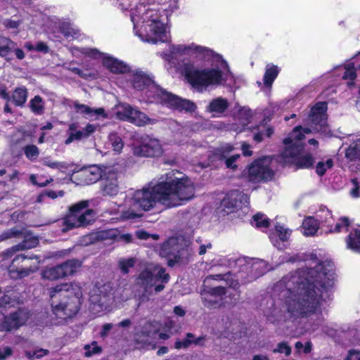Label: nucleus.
<instances>
[{
	"label": "nucleus",
	"mask_w": 360,
	"mask_h": 360,
	"mask_svg": "<svg viewBox=\"0 0 360 360\" xmlns=\"http://www.w3.org/2000/svg\"><path fill=\"white\" fill-rule=\"evenodd\" d=\"M73 104L75 106V110L78 112H104V110L103 108L93 110L85 105L79 104L77 102H74Z\"/></svg>",
	"instance_id": "48"
},
{
	"label": "nucleus",
	"mask_w": 360,
	"mask_h": 360,
	"mask_svg": "<svg viewBox=\"0 0 360 360\" xmlns=\"http://www.w3.org/2000/svg\"><path fill=\"white\" fill-rule=\"evenodd\" d=\"M221 205L229 210L247 207L249 205V197L238 191H233L224 198Z\"/></svg>",
	"instance_id": "22"
},
{
	"label": "nucleus",
	"mask_w": 360,
	"mask_h": 360,
	"mask_svg": "<svg viewBox=\"0 0 360 360\" xmlns=\"http://www.w3.org/2000/svg\"><path fill=\"white\" fill-rule=\"evenodd\" d=\"M312 268L300 269L293 275L287 276L277 285H285L282 297L283 312L290 317L307 318L305 331L313 333L323 323L319 308L321 302L330 297L329 291L334 284V268L330 262H316Z\"/></svg>",
	"instance_id": "1"
},
{
	"label": "nucleus",
	"mask_w": 360,
	"mask_h": 360,
	"mask_svg": "<svg viewBox=\"0 0 360 360\" xmlns=\"http://www.w3.org/2000/svg\"><path fill=\"white\" fill-rule=\"evenodd\" d=\"M185 247L186 243L182 237L170 238L161 247L160 255L164 257H173L174 260L169 259L168 261V264L172 266L179 262Z\"/></svg>",
	"instance_id": "16"
},
{
	"label": "nucleus",
	"mask_w": 360,
	"mask_h": 360,
	"mask_svg": "<svg viewBox=\"0 0 360 360\" xmlns=\"http://www.w3.org/2000/svg\"><path fill=\"white\" fill-rule=\"evenodd\" d=\"M30 107L34 112L42 111L44 109V101L39 96H36L30 101Z\"/></svg>",
	"instance_id": "41"
},
{
	"label": "nucleus",
	"mask_w": 360,
	"mask_h": 360,
	"mask_svg": "<svg viewBox=\"0 0 360 360\" xmlns=\"http://www.w3.org/2000/svg\"><path fill=\"white\" fill-rule=\"evenodd\" d=\"M27 90L24 86L17 87L13 92L9 102L13 103L15 105L22 106L27 101Z\"/></svg>",
	"instance_id": "31"
},
{
	"label": "nucleus",
	"mask_w": 360,
	"mask_h": 360,
	"mask_svg": "<svg viewBox=\"0 0 360 360\" xmlns=\"http://www.w3.org/2000/svg\"><path fill=\"white\" fill-rule=\"evenodd\" d=\"M88 205V200H82L70 207L69 214L63 219L62 229L63 232L86 226L94 220L96 214L93 210H86L82 212Z\"/></svg>",
	"instance_id": "9"
},
{
	"label": "nucleus",
	"mask_w": 360,
	"mask_h": 360,
	"mask_svg": "<svg viewBox=\"0 0 360 360\" xmlns=\"http://www.w3.org/2000/svg\"><path fill=\"white\" fill-rule=\"evenodd\" d=\"M280 72V68L272 63L267 64L263 78V85L269 90Z\"/></svg>",
	"instance_id": "27"
},
{
	"label": "nucleus",
	"mask_w": 360,
	"mask_h": 360,
	"mask_svg": "<svg viewBox=\"0 0 360 360\" xmlns=\"http://www.w3.org/2000/svg\"><path fill=\"white\" fill-rule=\"evenodd\" d=\"M134 154L145 157H156L162 154L159 140L148 135L135 136L132 143Z\"/></svg>",
	"instance_id": "12"
},
{
	"label": "nucleus",
	"mask_w": 360,
	"mask_h": 360,
	"mask_svg": "<svg viewBox=\"0 0 360 360\" xmlns=\"http://www.w3.org/2000/svg\"><path fill=\"white\" fill-rule=\"evenodd\" d=\"M51 299L59 297H69L70 301L52 305V311L56 317L60 319L70 318L79 311L82 296V288L75 283H63L49 289Z\"/></svg>",
	"instance_id": "8"
},
{
	"label": "nucleus",
	"mask_w": 360,
	"mask_h": 360,
	"mask_svg": "<svg viewBox=\"0 0 360 360\" xmlns=\"http://www.w3.org/2000/svg\"><path fill=\"white\" fill-rule=\"evenodd\" d=\"M101 181V190L105 195L112 196L118 193L117 175L112 169H105Z\"/></svg>",
	"instance_id": "21"
},
{
	"label": "nucleus",
	"mask_w": 360,
	"mask_h": 360,
	"mask_svg": "<svg viewBox=\"0 0 360 360\" xmlns=\"http://www.w3.org/2000/svg\"><path fill=\"white\" fill-rule=\"evenodd\" d=\"M337 70L343 72V79H348L350 81L348 82L349 86L353 84L352 82L354 80L356 76V68L354 63L349 62L344 66H340L337 68Z\"/></svg>",
	"instance_id": "32"
},
{
	"label": "nucleus",
	"mask_w": 360,
	"mask_h": 360,
	"mask_svg": "<svg viewBox=\"0 0 360 360\" xmlns=\"http://www.w3.org/2000/svg\"><path fill=\"white\" fill-rule=\"evenodd\" d=\"M333 166V161L330 158L319 161L316 165V172L319 176H323L328 169Z\"/></svg>",
	"instance_id": "35"
},
{
	"label": "nucleus",
	"mask_w": 360,
	"mask_h": 360,
	"mask_svg": "<svg viewBox=\"0 0 360 360\" xmlns=\"http://www.w3.org/2000/svg\"><path fill=\"white\" fill-rule=\"evenodd\" d=\"M292 231L283 224L275 225L274 231L269 235V239L273 245L279 250L285 248V243L288 240Z\"/></svg>",
	"instance_id": "23"
},
{
	"label": "nucleus",
	"mask_w": 360,
	"mask_h": 360,
	"mask_svg": "<svg viewBox=\"0 0 360 360\" xmlns=\"http://www.w3.org/2000/svg\"><path fill=\"white\" fill-rule=\"evenodd\" d=\"M275 162L272 157L265 156L256 160L248 167L247 178L249 181L257 183L270 181L275 174Z\"/></svg>",
	"instance_id": "10"
},
{
	"label": "nucleus",
	"mask_w": 360,
	"mask_h": 360,
	"mask_svg": "<svg viewBox=\"0 0 360 360\" xmlns=\"http://www.w3.org/2000/svg\"><path fill=\"white\" fill-rule=\"evenodd\" d=\"M109 141L112 144L113 150L117 153L121 152L123 148L124 143L122 139L116 134H110L109 135Z\"/></svg>",
	"instance_id": "42"
},
{
	"label": "nucleus",
	"mask_w": 360,
	"mask_h": 360,
	"mask_svg": "<svg viewBox=\"0 0 360 360\" xmlns=\"http://www.w3.org/2000/svg\"><path fill=\"white\" fill-rule=\"evenodd\" d=\"M195 243L198 245V253L200 255H202L206 253L207 250L212 248V244L210 242L205 240L204 243L200 238L195 240Z\"/></svg>",
	"instance_id": "50"
},
{
	"label": "nucleus",
	"mask_w": 360,
	"mask_h": 360,
	"mask_svg": "<svg viewBox=\"0 0 360 360\" xmlns=\"http://www.w3.org/2000/svg\"><path fill=\"white\" fill-rule=\"evenodd\" d=\"M104 170L97 165H91L82 169L72 177L78 185H90L101 179Z\"/></svg>",
	"instance_id": "20"
},
{
	"label": "nucleus",
	"mask_w": 360,
	"mask_h": 360,
	"mask_svg": "<svg viewBox=\"0 0 360 360\" xmlns=\"http://www.w3.org/2000/svg\"><path fill=\"white\" fill-rule=\"evenodd\" d=\"M30 182L39 187H44L47 186L51 181H52V179H45L43 176H39L37 174H31L30 176Z\"/></svg>",
	"instance_id": "40"
},
{
	"label": "nucleus",
	"mask_w": 360,
	"mask_h": 360,
	"mask_svg": "<svg viewBox=\"0 0 360 360\" xmlns=\"http://www.w3.org/2000/svg\"><path fill=\"white\" fill-rule=\"evenodd\" d=\"M13 354V350L9 347H0V360H6Z\"/></svg>",
	"instance_id": "57"
},
{
	"label": "nucleus",
	"mask_w": 360,
	"mask_h": 360,
	"mask_svg": "<svg viewBox=\"0 0 360 360\" xmlns=\"http://www.w3.org/2000/svg\"><path fill=\"white\" fill-rule=\"evenodd\" d=\"M117 115L120 120L131 122L139 127L153 123V120L149 118L146 114H117Z\"/></svg>",
	"instance_id": "25"
},
{
	"label": "nucleus",
	"mask_w": 360,
	"mask_h": 360,
	"mask_svg": "<svg viewBox=\"0 0 360 360\" xmlns=\"http://www.w3.org/2000/svg\"><path fill=\"white\" fill-rule=\"evenodd\" d=\"M195 57L205 61H210L213 67L197 68L191 63H184L181 68V74L188 82L198 91L202 92L210 86L231 85L233 77L227 64L220 60V57L212 50L195 43L171 44L167 51L162 53V58L172 68L175 66L181 56Z\"/></svg>",
	"instance_id": "3"
},
{
	"label": "nucleus",
	"mask_w": 360,
	"mask_h": 360,
	"mask_svg": "<svg viewBox=\"0 0 360 360\" xmlns=\"http://www.w3.org/2000/svg\"><path fill=\"white\" fill-rule=\"evenodd\" d=\"M84 349L86 356H91L101 352V348L98 346L96 342H93L91 345H86Z\"/></svg>",
	"instance_id": "47"
},
{
	"label": "nucleus",
	"mask_w": 360,
	"mask_h": 360,
	"mask_svg": "<svg viewBox=\"0 0 360 360\" xmlns=\"http://www.w3.org/2000/svg\"><path fill=\"white\" fill-rule=\"evenodd\" d=\"M134 264L135 259L134 258L121 259L119 261L120 268L124 274H127L129 269L133 267Z\"/></svg>",
	"instance_id": "43"
},
{
	"label": "nucleus",
	"mask_w": 360,
	"mask_h": 360,
	"mask_svg": "<svg viewBox=\"0 0 360 360\" xmlns=\"http://www.w3.org/2000/svg\"><path fill=\"white\" fill-rule=\"evenodd\" d=\"M15 47V44L6 37H0V56L7 58L11 51Z\"/></svg>",
	"instance_id": "34"
},
{
	"label": "nucleus",
	"mask_w": 360,
	"mask_h": 360,
	"mask_svg": "<svg viewBox=\"0 0 360 360\" xmlns=\"http://www.w3.org/2000/svg\"><path fill=\"white\" fill-rule=\"evenodd\" d=\"M49 353V351L44 349H37L36 351L31 352H26L25 355L26 356L30 359V360H34V359H39L46 355H47Z\"/></svg>",
	"instance_id": "46"
},
{
	"label": "nucleus",
	"mask_w": 360,
	"mask_h": 360,
	"mask_svg": "<svg viewBox=\"0 0 360 360\" xmlns=\"http://www.w3.org/2000/svg\"><path fill=\"white\" fill-rule=\"evenodd\" d=\"M352 188L350 190V195L352 198H357L360 197V186L356 179L352 181Z\"/></svg>",
	"instance_id": "54"
},
{
	"label": "nucleus",
	"mask_w": 360,
	"mask_h": 360,
	"mask_svg": "<svg viewBox=\"0 0 360 360\" xmlns=\"http://www.w3.org/2000/svg\"><path fill=\"white\" fill-rule=\"evenodd\" d=\"M0 96L6 100L7 101H9L11 100V96L7 92L6 87L4 85L0 86Z\"/></svg>",
	"instance_id": "62"
},
{
	"label": "nucleus",
	"mask_w": 360,
	"mask_h": 360,
	"mask_svg": "<svg viewBox=\"0 0 360 360\" xmlns=\"http://www.w3.org/2000/svg\"><path fill=\"white\" fill-rule=\"evenodd\" d=\"M19 236H24L25 238L23 241L6 250L4 252L6 257H11L13 255V254L18 251L34 248L37 247L39 243L37 237L32 236L31 233L24 230H19L17 228H13L2 233L0 235V241H3L11 238L18 237Z\"/></svg>",
	"instance_id": "13"
},
{
	"label": "nucleus",
	"mask_w": 360,
	"mask_h": 360,
	"mask_svg": "<svg viewBox=\"0 0 360 360\" xmlns=\"http://www.w3.org/2000/svg\"><path fill=\"white\" fill-rule=\"evenodd\" d=\"M23 151L26 158L31 161L37 160L39 155V150L34 145H27L25 146Z\"/></svg>",
	"instance_id": "39"
},
{
	"label": "nucleus",
	"mask_w": 360,
	"mask_h": 360,
	"mask_svg": "<svg viewBox=\"0 0 360 360\" xmlns=\"http://www.w3.org/2000/svg\"><path fill=\"white\" fill-rule=\"evenodd\" d=\"M239 157H240L239 155H233L231 158L226 159V160L225 162L226 167L231 168L233 169H236V165L235 164V162Z\"/></svg>",
	"instance_id": "59"
},
{
	"label": "nucleus",
	"mask_w": 360,
	"mask_h": 360,
	"mask_svg": "<svg viewBox=\"0 0 360 360\" xmlns=\"http://www.w3.org/2000/svg\"><path fill=\"white\" fill-rule=\"evenodd\" d=\"M41 161L44 165H46L51 169H60L64 167L62 163L54 161L49 157H45L42 158Z\"/></svg>",
	"instance_id": "49"
},
{
	"label": "nucleus",
	"mask_w": 360,
	"mask_h": 360,
	"mask_svg": "<svg viewBox=\"0 0 360 360\" xmlns=\"http://www.w3.org/2000/svg\"><path fill=\"white\" fill-rule=\"evenodd\" d=\"M345 360H360V351L350 350Z\"/></svg>",
	"instance_id": "61"
},
{
	"label": "nucleus",
	"mask_w": 360,
	"mask_h": 360,
	"mask_svg": "<svg viewBox=\"0 0 360 360\" xmlns=\"http://www.w3.org/2000/svg\"><path fill=\"white\" fill-rule=\"evenodd\" d=\"M98 292H102L99 289H94L90 295V301L91 302V309L96 312L106 310L108 308L107 297L105 295L97 294Z\"/></svg>",
	"instance_id": "26"
},
{
	"label": "nucleus",
	"mask_w": 360,
	"mask_h": 360,
	"mask_svg": "<svg viewBox=\"0 0 360 360\" xmlns=\"http://www.w3.org/2000/svg\"><path fill=\"white\" fill-rule=\"evenodd\" d=\"M195 186L187 176H175L167 173L157 181H152L142 188L129 192L121 208L120 218L134 220L143 217L142 211L148 212L161 205L172 208L184 205L193 198Z\"/></svg>",
	"instance_id": "2"
},
{
	"label": "nucleus",
	"mask_w": 360,
	"mask_h": 360,
	"mask_svg": "<svg viewBox=\"0 0 360 360\" xmlns=\"http://www.w3.org/2000/svg\"><path fill=\"white\" fill-rule=\"evenodd\" d=\"M327 109V103L319 101L311 106V112H326Z\"/></svg>",
	"instance_id": "52"
},
{
	"label": "nucleus",
	"mask_w": 360,
	"mask_h": 360,
	"mask_svg": "<svg viewBox=\"0 0 360 360\" xmlns=\"http://www.w3.org/2000/svg\"><path fill=\"white\" fill-rule=\"evenodd\" d=\"M80 266L79 260L71 259L56 266H47L41 271V278L49 281L63 278L72 275Z\"/></svg>",
	"instance_id": "14"
},
{
	"label": "nucleus",
	"mask_w": 360,
	"mask_h": 360,
	"mask_svg": "<svg viewBox=\"0 0 360 360\" xmlns=\"http://www.w3.org/2000/svg\"><path fill=\"white\" fill-rule=\"evenodd\" d=\"M193 338V334L188 333L186 334V337L184 340H177L175 342V348L176 349H186L188 347L191 345V338Z\"/></svg>",
	"instance_id": "44"
},
{
	"label": "nucleus",
	"mask_w": 360,
	"mask_h": 360,
	"mask_svg": "<svg viewBox=\"0 0 360 360\" xmlns=\"http://www.w3.org/2000/svg\"><path fill=\"white\" fill-rule=\"evenodd\" d=\"M130 16L135 34L142 41L167 42L170 39L169 28L160 20L157 10L140 4L131 8Z\"/></svg>",
	"instance_id": "4"
},
{
	"label": "nucleus",
	"mask_w": 360,
	"mask_h": 360,
	"mask_svg": "<svg viewBox=\"0 0 360 360\" xmlns=\"http://www.w3.org/2000/svg\"><path fill=\"white\" fill-rule=\"evenodd\" d=\"M126 77L130 80L134 88L139 90H143L145 87L147 88L146 94L148 97L153 98L171 109L193 112L197 108L196 105L193 102L179 98L155 84L151 77L141 70H134L130 71L127 74Z\"/></svg>",
	"instance_id": "5"
},
{
	"label": "nucleus",
	"mask_w": 360,
	"mask_h": 360,
	"mask_svg": "<svg viewBox=\"0 0 360 360\" xmlns=\"http://www.w3.org/2000/svg\"><path fill=\"white\" fill-rule=\"evenodd\" d=\"M346 155L351 159L360 156V142L351 145L347 150Z\"/></svg>",
	"instance_id": "45"
},
{
	"label": "nucleus",
	"mask_w": 360,
	"mask_h": 360,
	"mask_svg": "<svg viewBox=\"0 0 360 360\" xmlns=\"http://www.w3.org/2000/svg\"><path fill=\"white\" fill-rule=\"evenodd\" d=\"M205 339V338L204 336L195 338V336L193 335V338H191V345L193 344L195 345H203Z\"/></svg>",
	"instance_id": "63"
},
{
	"label": "nucleus",
	"mask_w": 360,
	"mask_h": 360,
	"mask_svg": "<svg viewBox=\"0 0 360 360\" xmlns=\"http://www.w3.org/2000/svg\"><path fill=\"white\" fill-rule=\"evenodd\" d=\"M229 106L227 99L223 97H217L212 99L207 107L211 112H224Z\"/></svg>",
	"instance_id": "30"
},
{
	"label": "nucleus",
	"mask_w": 360,
	"mask_h": 360,
	"mask_svg": "<svg viewBox=\"0 0 360 360\" xmlns=\"http://www.w3.org/2000/svg\"><path fill=\"white\" fill-rule=\"evenodd\" d=\"M81 52L87 56L102 58L103 65L113 73L129 72V68L125 63L112 57L101 53L96 49H84Z\"/></svg>",
	"instance_id": "17"
},
{
	"label": "nucleus",
	"mask_w": 360,
	"mask_h": 360,
	"mask_svg": "<svg viewBox=\"0 0 360 360\" xmlns=\"http://www.w3.org/2000/svg\"><path fill=\"white\" fill-rule=\"evenodd\" d=\"M319 221L326 224L328 227L331 226L333 215L331 212L327 208H321L317 214Z\"/></svg>",
	"instance_id": "37"
},
{
	"label": "nucleus",
	"mask_w": 360,
	"mask_h": 360,
	"mask_svg": "<svg viewBox=\"0 0 360 360\" xmlns=\"http://www.w3.org/2000/svg\"><path fill=\"white\" fill-rule=\"evenodd\" d=\"M29 318V313L25 309H20L8 316L0 314V331H10L24 325Z\"/></svg>",
	"instance_id": "19"
},
{
	"label": "nucleus",
	"mask_w": 360,
	"mask_h": 360,
	"mask_svg": "<svg viewBox=\"0 0 360 360\" xmlns=\"http://www.w3.org/2000/svg\"><path fill=\"white\" fill-rule=\"evenodd\" d=\"M252 224L259 229H266L269 226V220L265 215L257 214L252 218Z\"/></svg>",
	"instance_id": "36"
},
{
	"label": "nucleus",
	"mask_w": 360,
	"mask_h": 360,
	"mask_svg": "<svg viewBox=\"0 0 360 360\" xmlns=\"http://www.w3.org/2000/svg\"><path fill=\"white\" fill-rule=\"evenodd\" d=\"M136 235L139 239H143V240L148 239L150 237L153 238L154 240L158 239V235H150L147 232L142 231V230L137 231L136 232Z\"/></svg>",
	"instance_id": "58"
},
{
	"label": "nucleus",
	"mask_w": 360,
	"mask_h": 360,
	"mask_svg": "<svg viewBox=\"0 0 360 360\" xmlns=\"http://www.w3.org/2000/svg\"><path fill=\"white\" fill-rule=\"evenodd\" d=\"M131 238L132 236L129 233L119 234L116 229H108L85 236L84 237V244L88 245L107 240H117V241L129 243L131 241Z\"/></svg>",
	"instance_id": "18"
},
{
	"label": "nucleus",
	"mask_w": 360,
	"mask_h": 360,
	"mask_svg": "<svg viewBox=\"0 0 360 360\" xmlns=\"http://www.w3.org/2000/svg\"><path fill=\"white\" fill-rule=\"evenodd\" d=\"M349 219L346 217H343L340 219L335 224L334 228L333 227V224H331V226H330L329 232L330 233H339L344 231H347L349 226Z\"/></svg>",
	"instance_id": "38"
},
{
	"label": "nucleus",
	"mask_w": 360,
	"mask_h": 360,
	"mask_svg": "<svg viewBox=\"0 0 360 360\" xmlns=\"http://www.w3.org/2000/svg\"><path fill=\"white\" fill-rule=\"evenodd\" d=\"M169 281L165 269L154 263L146 264L135 279L134 296L139 303L147 302L154 293L164 290Z\"/></svg>",
	"instance_id": "6"
},
{
	"label": "nucleus",
	"mask_w": 360,
	"mask_h": 360,
	"mask_svg": "<svg viewBox=\"0 0 360 360\" xmlns=\"http://www.w3.org/2000/svg\"><path fill=\"white\" fill-rule=\"evenodd\" d=\"M35 50L40 52L47 53L49 51L48 46L43 42H39L35 46Z\"/></svg>",
	"instance_id": "64"
},
{
	"label": "nucleus",
	"mask_w": 360,
	"mask_h": 360,
	"mask_svg": "<svg viewBox=\"0 0 360 360\" xmlns=\"http://www.w3.org/2000/svg\"><path fill=\"white\" fill-rule=\"evenodd\" d=\"M20 262H25L23 267L14 269L12 266L9 270L10 276L13 279L27 277L39 269L40 260L39 257L37 255H18L13 260V264Z\"/></svg>",
	"instance_id": "15"
},
{
	"label": "nucleus",
	"mask_w": 360,
	"mask_h": 360,
	"mask_svg": "<svg viewBox=\"0 0 360 360\" xmlns=\"http://www.w3.org/2000/svg\"><path fill=\"white\" fill-rule=\"evenodd\" d=\"M347 248L360 253V228H354L346 238Z\"/></svg>",
	"instance_id": "28"
},
{
	"label": "nucleus",
	"mask_w": 360,
	"mask_h": 360,
	"mask_svg": "<svg viewBox=\"0 0 360 360\" xmlns=\"http://www.w3.org/2000/svg\"><path fill=\"white\" fill-rule=\"evenodd\" d=\"M229 288H231L234 290V293L233 294V300L236 301L238 300L240 292L238 290V281H232L229 284Z\"/></svg>",
	"instance_id": "60"
},
{
	"label": "nucleus",
	"mask_w": 360,
	"mask_h": 360,
	"mask_svg": "<svg viewBox=\"0 0 360 360\" xmlns=\"http://www.w3.org/2000/svg\"><path fill=\"white\" fill-rule=\"evenodd\" d=\"M319 228L318 220L312 217H308L303 221L302 229V233L306 236H313L316 234Z\"/></svg>",
	"instance_id": "29"
},
{
	"label": "nucleus",
	"mask_w": 360,
	"mask_h": 360,
	"mask_svg": "<svg viewBox=\"0 0 360 360\" xmlns=\"http://www.w3.org/2000/svg\"><path fill=\"white\" fill-rule=\"evenodd\" d=\"M233 263L238 268V278L246 279L247 282L259 277L268 271L266 262L261 259L248 260L245 258H238Z\"/></svg>",
	"instance_id": "11"
},
{
	"label": "nucleus",
	"mask_w": 360,
	"mask_h": 360,
	"mask_svg": "<svg viewBox=\"0 0 360 360\" xmlns=\"http://www.w3.org/2000/svg\"><path fill=\"white\" fill-rule=\"evenodd\" d=\"M97 127V125L89 124H87L86 127L82 130H78L77 131H75L77 129V126L76 125V124H72L70 125L69 136L68 139L65 141V143L66 145H68L75 140H81L82 139L87 138L95 131Z\"/></svg>",
	"instance_id": "24"
},
{
	"label": "nucleus",
	"mask_w": 360,
	"mask_h": 360,
	"mask_svg": "<svg viewBox=\"0 0 360 360\" xmlns=\"http://www.w3.org/2000/svg\"><path fill=\"white\" fill-rule=\"evenodd\" d=\"M116 112H140L127 103H120L116 106Z\"/></svg>",
	"instance_id": "53"
},
{
	"label": "nucleus",
	"mask_w": 360,
	"mask_h": 360,
	"mask_svg": "<svg viewBox=\"0 0 360 360\" xmlns=\"http://www.w3.org/2000/svg\"><path fill=\"white\" fill-rule=\"evenodd\" d=\"M273 352L284 354L288 356L291 354V347L287 342H282L278 344L277 347L273 350Z\"/></svg>",
	"instance_id": "51"
},
{
	"label": "nucleus",
	"mask_w": 360,
	"mask_h": 360,
	"mask_svg": "<svg viewBox=\"0 0 360 360\" xmlns=\"http://www.w3.org/2000/svg\"><path fill=\"white\" fill-rule=\"evenodd\" d=\"M228 293L229 295L231 294V292H229V290H226L223 287H216V288H212L210 290V296L222 295H226V294H228Z\"/></svg>",
	"instance_id": "56"
},
{
	"label": "nucleus",
	"mask_w": 360,
	"mask_h": 360,
	"mask_svg": "<svg viewBox=\"0 0 360 360\" xmlns=\"http://www.w3.org/2000/svg\"><path fill=\"white\" fill-rule=\"evenodd\" d=\"M311 129L296 127L289 136L283 140V150L280 161L283 165H295L298 168H309L314 163V158L310 151H303L302 139Z\"/></svg>",
	"instance_id": "7"
},
{
	"label": "nucleus",
	"mask_w": 360,
	"mask_h": 360,
	"mask_svg": "<svg viewBox=\"0 0 360 360\" xmlns=\"http://www.w3.org/2000/svg\"><path fill=\"white\" fill-rule=\"evenodd\" d=\"M233 150V146L229 143H226L218 149L219 156L221 158H224L226 155Z\"/></svg>",
	"instance_id": "55"
},
{
	"label": "nucleus",
	"mask_w": 360,
	"mask_h": 360,
	"mask_svg": "<svg viewBox=\"0 0 360 360\" xmlns=\"http://www.w3.org/2000/svg\"><path fill=\"white\" fill-rule=\"evenodd\" d=\"M309 120L311 121V127L316 131H326V114H309Z\"/></svg>",
	"instance_id": "33"
}]
</instances>
